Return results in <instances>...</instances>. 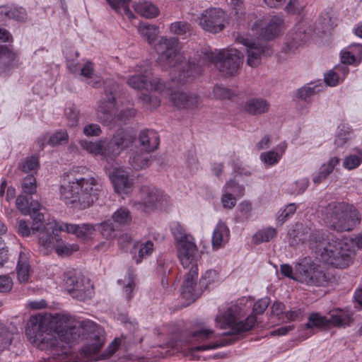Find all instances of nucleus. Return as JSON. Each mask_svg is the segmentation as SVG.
I'll list each match as a JSON object with an SVG mask.
<instances>
[{
    "label": "nucleus",
    "instance_id": "obj_1",
    "mask_svg": "<svg viewBox=\"0 0 362 362\" xmlns=\"http://www.w3.org/2000/svg\"><path fill=\"white\" fill-rule=\"evenodd\" d=\"M53 334H56L61 341L74 344L80 338V329L70 325L64 316L51 318L39 314L30 317L25 329L29 341L39 349L48 352L53 359H64L66 348L59 346V340Z\"/></svg>",
    "mask_w": 362,
    "mask_h": 362
},
{
    "label": "nucleus",
    "instance_id": "obj_2",
    "mask_svg": "<svg viewBox=\"0 0 362 362\" xmlns=\"http://www.w3.org/2000/svg\"><path fill=\"white\" fill-rule=\"evenodd\" d=\"M156 49L159 53L158 63L163 69H173V81L184 84L201 74L202 68L200 65L184 60L185 58L178 51L177 37H162L156 45Z\"/></svg>",
    "mask_w": 362,
    "mask_h": 362
},
{
    "label": "nucleus",
    "instance_id": "obj_3",
    "mask_svg": "<svg viewBox=\"0 0 362 362\" xmlns=\"http://www.w3.org/2000/svg\"><path fill=\"white\" fill-rule=\"evenodd\" d=\"M310 245L318 258L337 268L349 267L355 256L352 246L345 240L326 236L321 231L311 234Z\"/></svg>",
    "mask_w": 362,
    "mask_h": 362
},
{
    "label": "nucleus",
    "instance_id": "obj_4",
    "mask_svg": "<svg viewBox=\"0 0 362 362\" xmlns=\"http://www.w3.org/2000/svg\"><path fill=\"white\" fill-rule=\"evenodd\" d=\"M243 310L239 304L233 305L226 311L216 317V322L220 324L221 328L230 327V331L223 333L222 337L217 342L208 345H199L190 348V351H202L209 349H215L221 346L231 344L238 339V335L243 332L249 330V315L245 317V323L238 320L243 316Z\"/></svg>",
    "mask_w": 362,
    "mask_h": 362
},
{
    "label": "nucleus",
    "instance_id": "obj_5",
    "mask_svg": "<svg viewBox=\"0 0 362 362\" xmlns=\"http://www.w3.org/2000/svg\"><path fill=\"white\" fill-rule=\"evenodd\" d=\"M322 216L325 224L337 232L351 231L361 222L358 211L344 202L328 204L323 209Z\"/></svg>",
    "mask_w": 362,
    "mask_h": 362
},
{
    "label": "nucleus",
    "instance_id": "obj_6",
    "mask_svg": "<svg viewBox=\"0 0 362 362\" xmlns=\"http://www.w3.org/2000/svg\"><path fill=\"white\" fill-rule=\"evenodd\" d=\"M282 19L274 17L262 27V21H257L253 25L252 31L259 36L257 42L255 40L250 42V66H257L260 64L261 54L264 52V41L271 40L278 36L283 28Z\"/></svg>",
    "mask_w": 362,
    "mask_h": 362
},
{
    "label": "nucleus",
    "instance_id": "obj_7",
    "mask_svg": "<svg viewBox=\"0 0 362 362\" xmlns=\"http://www.w3.org/2000/svg\"><path fill=\"white\" fill-rule=\"evenodd\" d=\"M78 190L76 203L79 209L90 207L99 197L103 189L101 179L98 176L87 175L74 179Z\"/></svg>",
    "mask_w": 362,
    "mask_h": 362
},
{
    "label": "nucleus",
    "instance_id": "obj_8",
    "mask_svg": "<svg viewBox=\"0 0 362 362\" xmlns=\"http://www.w3.org/2000/svg\"><path fill=\"white\" fill-rule=\"evenodd\" d=\"M171 231L177 243V257L182 265H187L189 260L194 261L201 258L194 238L186 233L185 229L180 223H173L171 225Z\"/></svg>",
    "mask_w": 362,
    "mask_h": 362
},
{
    "label": "nucleus",
    "instance_id": "obj_9",
    "mask_svg": "<svg viewBox=\"0 0 362 362\" xmlns=\"http://www.w3.org/2000/svg\"><path fill=\"white\" fill-rule=\"evenodd\" d=\"M206 57L211 63L216 64L219 71L225 76H230L237 73L243 63L244 55L238 49L220 50L218 52L205 53Z\"/></svg>",
    "mask_w": 362,
    "mask_h": 362
},
{
    "label": "nucleus",
    "instance_id": "obj_10",
    "mask_svg": "<svg viewBox=\"0 0 362 362\" xmlns=\"http://www.w3.org/2000/svg\"><path fill=\"white\" fill-rule=\"evenodd\" d=\"M297 272L296 281L308 286H325L329 277L325 274L320 266L315 263H309L306 259L298 263L296 267Z\"/></svg>",
    "mask_w": 362,
    "mask_h": 362
},
{
    "label": "nucleus",
    "instance_id": "obj_11",
    "mask_svg": "<svg viewBox=\"0 0 362 362\" xmlns=\"http://www.w3.org/2000/svg\"><path fill=\"white\" fill-rule=\"evenodd\" d=\"M67 291L73 298L80 301L90 299L94 293L89 279L81 274L69 273L65 280Z\"/></svg>",
    "mask_w": 362,
    "mask_h": 362
},
{
    "label": "nucleus",
    "instance_id": "obj_12",
    "mask_svg": "<svg viewBox=\"0 0 362 362\" xmlns=\"http://www.w3.org/2000/svg\"><path fill=\"white\" fill-rule=\"evenodd\" d=\"M199 259L189 260L187 265H182L185 269L189 268V272L185 274L183 284L181 287V296L189 301V303L195 301L202 294L204 288L197 284Z\"/></svg>",
    "mask_w": 362,
    "mask_h": 362
},
{
    "label": "nucleus",
    "instance_id": "obj_13",
    "mask_svg": "<svg viewBox=\"0 0 362 362\" xmlns=\"http://www.w3.org/2000/svg\"><path fill=\"white\" fill-rule=\"evenodd\" d=\"M119 95V85L112 81L105 83L104 93L99 101L98 113L102 114L100 118L109 120L112 118V112L116 106V99Z\"/></svg>",
    "mask_w": 362,
    "mask_h": 362
},
{
    "label": "nucleus",
    "instance_id": "obj_14",
    "mask_svg": "<svg viewBox=\"0 0 362 362\" xmlns=\"http://www.w3.org/2000/svg\"><path fill=\"white\" fill-rule=\"evenodd\" d=\"M199 25L206 32L218 33L226 27V13L220 8L204 10L199 18Z\"/></svg>",
    "mask_w": 362,
    "mask_h": 362
},
{
    "label": "nucleus",
    "instance_id": "obj_15",
    "mask_svg": "<svg viewBox=\"0 0 362 362\" xmlns=\"http://www.w3.org/2000/svg\"><path fill=\"white\" fill-rule=\"evenodd\" d=\"M139 74L132 76L128 79V84L134 89H151L155 91H162L165 85L160 81H151L150 66L145 64L143 67L139 66L136 71Z\"/></svg>",
    "mask_w": 362,
    "mask_h": 362
},
{
    "label": "nucleus",
    "instance_id": "obj_16",
    "mask_svg": "<svg viewBox=\"0 0 362 362\" xmlns=\"http://www.w3.org/2000/svg\"><path fill=\"white\" fill-rule=\"evenodd\" d=\"M131 143L129 136L124 132H121L115 134L110 140L103 141V157L107 160H113Z\"/></svg>",
    "mask_w": 362,
    "mask_h": 362
},
{
    "label": "nucleus",
    "instance_id": "obj_17",
    "mask_svg": "<svg viewBox=\"0 0 362 362\" xmlns=\"http://www.w3.org/2000/svg\"><path fill=\"white\" fill-rule=\"evenodd\" d=\"M141 200L146 211H152L163 206L168 202V197L163 191L149 186H143L141 188Z\"/></svg>",
    "mask_w": 362,
    "mask_h": 362
},
{
    "label": "nucleus",
    "instance_id": "obj_18",
    "mask_svg": "<svg viewBox=\"0 0 362 362\" xmlns=\"http://www.w3.org/2000/svg\"><path fill=\"white\" fill-rule=\"evenodd\" d=\"M61 223H49L43 229L40 230L39 244L47 250L54 249L62 238L59 233L64 230L61 228Z\"/></svg>",
    "mask_w": 362,
    "mask_h": 362
},
{
    "label": "nucleus",
    "instance_id": "obj_19",
    "mask_svg": "<svg viewBox=\"0 0 362 362\" xmlns=\"http://www.w3.org/2000/svg\"><path fill=\"white\" fill-rule=\"evenodd\" d=\"M170 101L178 109H194L201 105L200 98L192 93L173 91L171 93Z\"/></svg>",
    "mask_w": 362,
    "mask_h": 362
},
{
    "label": "nucleus",
    "instance_id": "obj_20",
    "mask_svg": "<svg viewBox=\"0 0 362 362\" xmlns=\"http://www.w3.org/2000/svg\"><path fill=\"white\" fill-rule=\"evenodd\" d=\"M110 179L117 193L128 194L131 190L132 182L124 170L115 169L110 175Z\"/></svg>",
    "mask_w": 362,
    "mask_h": 362
},
{
    "label": "nucleus",
    "instance_id": "obj_21",
    "mask_svg": "<svg viewBox=\"0 0 362 362\" xmlns=\"http://www.w3.org/2000/svg\"><path fill=\"white\" fill-rule=\"evenodd\" d=\"M60 228L68 233L75 235L78 238L82 240L89 238L95 230V226L89 223L78 225L62 222Z\"/></svg>",
    "mask_w": 362,
    "mask_h": 362
},
{
    "label": "nucleus",
    "instance_id": "obj_22",
    "mask_svg": "<svg viewBox=\"0 0 362 362\" xmlns=\"http://www.w3.org/2000/svg\"><path fill=\"white\" fill-rule=\"evenodd\" d=\"M139 140L144 149L150 153L156 150L160 143L158 133L153 129H145L140 132Z\"/></svg>",
    "mask_w": 362,
    "mask_h": 362
},
{
    "label": "nucleus",
    "instance_id": "obj_23",
    "mask_svg": "<svg viewBox=\"0 0 362 362\" xmlns=\"http://www.w3.org/2000/svg\"><path fill=\"white\" fill-rule=\"evenodd\" d=\"M90 338L93 340V342L83 346L81 349V354L87 358L97 354L103 346L105 341L103 331L100 329L91 333Z\"/></svg>",
    "mask_w": 362,
    "mask_h": 362
},
{
    "label": "nucleus",
    "instance_id": "obj_24",
    "mask_svg": "<svg viewBox=\"0 0 362 362\" xmlns=\"http://www.w3.org/2000/svg\"><path fill=\"white\" fill-rule=\"evenodd\" d=\"M154 250V244L151 240L144 243L137 242L134 245L131 252L136 264H140L144 259L151 256Z\"/></svg>",
    "mask_w": 362,
    "mask_h": 362
},
{
    "label": "nucleus",
    "instance_id": "obj_25",
    "mask_svg": "<svg viewBox=\"0 0 362 362\" xmlns=\"http://www.w3.org/2000/svg\"><path fill=\"white\" fill-rule=\"evenodd\" d=\"M329 326L345 327L349 326L353 322L352 314L348 311L337 310L330 314Z\"/></svg>",
    "mask_w": 362,
    "mask_h": 362
},
{
    "label": "nucleus",
    "instance_id": "obj_26",
    "mask_svg": "<svg viewBox=\"0 0 362 362\" xmlns=\"http://www.w3.org/2000/svg\"><path fill=\"white\" fill-rule=\"evenodd\" d=\"M74 179L69 181L66 184L61 185L60 187V197L61 199L64 200L66 204H71V207L79 209L77 204L74 202V199H77L78 190L76 187Z\"/></svg>",
    "mask_w": 362,
    "mask_h": 362
},
{
    "label": "nucleus",
    "instance_id": "obj_27",
    "mask_svg": "<svg viewBox=\"0 0 362 362\" xmlns=\"http://www.w3.org/2000/svg\"><path fill=\"white\" fill-rule=\"evenodd\" d=\"M287 148V144L282 142L276 146V150L262 153L260 158L267 165H274L279 163Z\"/></svg>",
    "mask_w": 362,
    "mask_h": 362
},
{
    "label": "nucleus",
    "instance_id": "obj_28",
    "mask_svg": "<svg viewBox=\"0 0 362 362\" xmlns=\"http://www.w3.org/2000/svg\"><path fill=\"white\" fill-rule=\"evenodd\" d=\"M229 230L222 223H218L215 228L212 235V245L214 249H218L228 242Z\"/></svg>",
    "mask_w": 362,
    "mask_h": 362
},
{
    "label": "nucleus",
    "instance_id": "obj_29",
    "mask_svg": "<svg viewBox=\"0 0 362 362\" xmlns=\"http://www.w3.org/2000/svg\"><path fill=\"white\" fill-rule=\"evenodd\" d=\"M339 163V158L338 157H333L327 163H324L320 168L317 175L313 178L314 183L320 184L325 180Z\"/></svg>",
    "mask_w": 362,
    "mask_h": 362
},
{
    "label": "nucleus",
    "instance_id": "obj_30",
    "mask_svg": "<svg viewBox=\"0 0 362 362\" xmlns=\"http://www.w3.org/2000/svg\"><path fill=\"white\" fill-rule=\"evenodd\" d=\"M269 305V298H261L254 304L252 308L253 315H250V329L255 327H259V322L258 320V317L256 315L262 314L266 310Z\"/></svg>",
    "mask_w": 362,
    "mask_h": 362
},
{
    "label": "nucleus",
    "instance_id": "obj_31",
    "mask_svg": "<svg viewBox=\"0 0 362 362\" xmlns=\"http://www.w3.org/2000/svg\"><path fill=\"white\" fill-rule=\"evenodd\" d=\"M136 12L146 18H155L158 15V8L148 1L139 2L134 5Z\"/></svg>",
    "mask_w": 362,
    "mask_h": 362
},
{
    "label": "nucleus",
    "instance_id": "obj_32",
    "mask_svg": "<svg viewBox=\"0 0 362 362\" xmlns=\"http://www.w3.org/2000/svg\"><path fill=\"white\" fill-rule=\"evenodd\" d=\"M270 103L264 98H254L250 99V115H261L269 112Z\"/></svg>",
    "mask_w": 362,
    "mask_h": 362
},
{
    "label": "nucleus",
    "instance_id": "obj_33",
    "mask_svg": "<svg viewBox=\"0 0 362 362\" xmlns=\"http://www.w3.org/2000/svg\"><path fill=\"white\" fill-rule=\"evenodd\" d=\"M151 157L148 152L136 153L129 158V164L134 170H139L149 166Z\"/></svg>",
    "mask_w": 362,
    "mask_h": 362
},
{
    "label": "nucleus",
    "instance_id": "obj_34",
    "mask_svg": "<svg viewBox=\"0 0 362 362\" xmlns=\"http://www.w3.org/2000/svg\"><path fill=\"white\" fill-rule=\"evenodd\" d=\"M329 326L328 318L318 313H312L308 316V322L305 327L306 329L322 328Z\"/></svg>",
    "mask_w": 362,
    "mask_h": 362
},
{
    "label": "nucleus",
    "instance_id": "obj_35",
    "mask_svg": "<svg viewBox=\"0 0 362 362\" xmlns=\"http://www.w3.org/2000/svg\"><path fill=\"white\" fill-rule=\"evenodd\" d=\"M354 151V154L349 155L344 159L343 166L347 170L355 169L362 163V149L357 148Z\"/></svg>",
    "mask_w": 362,
    "mask_h": 362
},
{
    "label": "nucleus",
    "instance_id": "obj_36",
    "mask_svg": "<svg viewBox=\"0 0 362 362\" xmlns=\"http://www.w3.org/2000/svg\"><path fill=\"white\" fill-rule=\"evenodd\" d=\"M139 31L141 35L149 44H152L155 42L159 33L158 28L156 25L144 23H141L139 26Z\"/></svg>",
    "mask_w": 362,
    "mask_h": 362
},
{
    "label": "nucleus",
    "instance_id": "obj_37",
    "mask_svg": "<svg viewBox=\"0 0 362 362\" xmlns=\"http://www.w3.org/2000/svg\"><path fill=\"white\" fill-rule=\"evenodd\" d=\"M17 278L21 283H26L30 277V265L21 255L16 267Z\"/></svg>",
    "mask_w": 362,
    "mask_h": 362
},
{
    "label": "nucleus",
    "instance_id": "obj_38",
    "mask_svg": "<svg viewBox=\"0 0 362 362\" xmlns=\"http://www.w3.org/2000/svg\"><path fill=\"white\" fill-rule=\"evenodd\" d=\"M40 167L39 156L37 155H33L30 157L26 158L19 164V168L23 172L30 174L36 172Z\"/></svg>",
    "mask_w": 362,
    "mask_h": 362
},
{
    "label": "nucleus",
    "instance_id": "obj_39",
    "mask_svg": "<svg viewBox=\"0 0 362 362\" xmlns=\"http://www.w3.org/2000/svg\"><path fill=\"white\" fill-rule=\"evenodd\" d=\"M15 59V54L6 45H0V69H5Z\"/></svg>",
    "mask_w": 362,
    "mask_h": 362
},
{
    "label": "nucleus",
    "instance_id": "obj_40",
    "mask_svg": "<svg viewBox=\"0 0 362 362\" xmlns=\"http://www.w3.org/2000/svg\"><path fill=\"white\" fill-rule=\"evenodd\" d=\"M112 218L115 224L128 225L132 221V216L129 211L124 207L117 209L112 216Z\"/></svg>",
    "mask_w": 362,
    "mask_h": 362
},
{
    "label": "nucleus",
    "instance_id": "obj_41",
    "mask_svg": "<svg viewBox=\"0 0 362 362\" xmlns=\"http://www.w3.org/2000/svg\"><path fill=\"white\" fill-rule=\"evenodd\" d=\"M276 235V231L273 228H267L256 233L252 238L255 244H260L264 242H269Z\"/></svg>",
    "mask_w": 362,
    "mask_h": 362
},
{
    "label": "nucleus",
    "instance_id": "obj_42",
    "mask_svg": "<svg viewBox=\"0 0 362 362\" xmlns=\"http://www.w3.org/2000/svg\"><path fill=\"white\" fill-rule=\"evenodd\" d=\"M18 233L22 237H28L31 234L40 231V227L32 226L30 227L29 223L25 220H18L17 222Z\"/></svg>",
    "mask_w": 362,
    "mask_h": 362
},
{
    "label": "nucleus",
    "instance_id": "obj_43",
    "mask_svg": "<svg viewBox=\"0 0 362 362\" xmlns=\"http://www.w3.org/2000/svg\"><path fill=\"white\" fill-rule=\"evenodd\" d=\"M54 249L59 256H69L73 252L77 251L78 250V247L76 245L65 243L62 240V238H61L57 244L54 247Z\"/></svg>",
    "mask_w": 362,
    "mask_h": 362
},
{
    "label": "nucleus",
    "instance_id": "obj_44",
    "mask_svg": "<svg viewBox=\"0 0 362 362\" xmlns=\"http://www.w3.org/2000/svg\"><path fill=\"white\" fill-rule=\"evenodd\" d=\"M102 235L105 238H112L115 236V232L117 230L116 224L111 220H107L98 225H96Z\"/></svg>",
    "mask_w": 362,
    "mask_h": 362
},
{
    "label": "nucleus",
    "instance_id": "obj_45",
    "mask_svg": "<svg viewBox=\"0 0 362 362\" xmlns=\"http://www.w3.org/2000/svg\"><path fill=\"white\" fill-rule=\"evenodd\" d=\"M216 336L212 329H202L195 332H193L190 334L189 341H204L209 339H214Z\"/></svg>",
    "mask_w": 362,
    "mask_h": 362
},
{
    "label": "nucleus",
    "instance_id": "obj_46",
    "mask_svg": "<svg viewBox=\"0 0 362 362\" xmlns=\"http://www.w3.org/2000/svg\"><path fill=\"white\" fill-rule=\"evenodd\" d=\"M81 146L84 149L90 153L95 155H101L103 156V141H99L98 142L83 141L81 142Z\"/></svg>",
    "mask_w": 362,
    "mask_h": 362
},
{
    "label": "nucleus",
    "instance_id": "obj_47",
    "mask_svg": "<svg viewBox=\"0 0 362 362\" xmlns=\"http://www.w3.org/2000/svg\"><path fill=\"white\" fill-rule=\"evenodd\" d=\"M13 340V334L0 323V351L8 348Z\"/></svg>",
    "mask_w": 362,
    "mask_h": 362
},
{
    "label": "nucleus",
    "instance_id": "obj_48",
    "mask_svg": "<svg viewBox=\"0 0 362 362\" xmlns=\"http://www.w3.org/2000/svg\"><path fill=\"white\" fill-rule=\"evenodd\" d=\"M319 91L320 88L318 86L313 85V83H308L298 90L297 96L299 99L306 100Z\"/></svg>",
    "mask_w": 362,
    "mask_h": 362
},
{
    "label": "nucleus",
    "instance_id": "obj_49",
    "mask_svg": "<svg viewBox=\"0 0 362 362\" xmlns=\"http://www.w3.org/2000/svg\"><path fill=\"white\" fill-rule=\"evenodd\" d=\"M36 179L33 174L25 177L22 181L23 192L28 195H32L36 192Z\"/></svg>",
    "mask_w": 362,
    "mask_h": 362
},
{
    "label": "nucleus",
    "instance_id": "obj_50",
    "mask_svg": "<svg viewBox=\"0 0 362 362\" xmlns=\"http://www.w3.org/2000/svg\"><path fill=\"white\" fill-rule=\"evenodd\" d=\"M218 279V274L216 270H207L201 277L199 286L206 289L211 283L216 281Z\"/></svg>",
    "mask_w": 362,
    "mask_h": 362
},
{
    "label": "nucleus",
    "instance_id": "obj_51",
    "mask_svg": "<svg viewBox=\"0 0 362 362\" xmlns=\"http://www.w3.org/2000/svg\"><path fill=\"white\" fill-rule=\"evenodd\" d=\"M213 94L214 97L218 100L230 99L233 95L229 88L222 85L215 86L213 89Z\"/></svg>",
    "mask_w": 362,
    "mask_h": 362
},
{
    "label": "nucleus",
    "instance_id": "obj_52",
    "mask_svg": "<svg viewBox=\"0 0 362 362\" xmlns=\"http://www.w3.org/2000/svg\"><path fill=\"white\" fill-rule=\"evenodd\" d=\"M244 190L245 188L243 186L239 185V183L236 182V181L233 180L228 181L223 187L224 192H228L235 196H242Z\"/></svg>",
    "mask_w": 362,
    "mask_h": 362
},
{
    "label": "nucleus",
    "instance_id": "obj_53",
    "mask_svg": "<svg viewBox=\"0 0 362 362\" xmlns=\"http://www.w3.org/2000/svg\"><path fill=\"white\" fill-rule=\"evenodd\" d=\"M170 30L173 34L177 35H185L189 32L190 25L185 22H175L170 25Z\"/></svg>",
    "mask_w": 362,
    "mask_h": 362
},
{
    "label": "nucleus",
    "instance_id": "obj_54",
    "mask_svg": "<svg viewBox=\"0 0 362 362\" xmlns=\"http://www.w3.org/2000/svg\"><path fill=\"white\" fill-rule=\"evenodd\" d=\"M16 204L17 208L24 214H28L33 209L31 208L33 204L30 203V199L23 194L18 196Z\"/></svg>",
    "mask_w": 362,
    "mask_h": 362
},
{
    "label": "nucleus",
    "instance_id": "obj_55",
    "mask_svg": "<svg viewBox=\"0 0 362 362\" xmlns=\"http://www.w3.org/2000/svg\"><path fill=\"white\" fill-rule=\"evenodd\" d=\"M169 263H165L164 260H158L157 270L158 272L162 273L163 274L161 279V285L163 288H167L168 285L167 273L169 274L172 269V267H169Z\"/></svg>",
    "mask_w": 362,
    "mask_h": 362
},
{
    "label": "nucleus",
    "instance_id": "obj_56",
    "mask_svg": "<svg viewBox=\"0 0 362 362\" xmlns=\"http://www.w3.org/2000/svg\"><path fill=\"white\" fill-rule=\"evenodd\" d=\"M65 115L68 120V125L75 127L78 124L79 112L74 107H68L65 109Z\"/></svg>",
    "mask_w": 362,
    "mask_h": 362
},
{
    "label": "nucleus",
    "instance_id": "obj_57",
    "mask_svg": "<svg viewBox=\"0 0 362 362\" xmlns=\"http://www.w3.org/2000/svg\"><path fill=\"white\" fill-rule=\"evenodd\" d=\"M69 136L66 131H59L54 134L49 139L48 143L51 146H56L66 144L68 141Z\"/></svg>",
    "mask_w": 362,
    "mask_h": 362
},
{
    "label": "nucleus",
    "instance_id": "obj_58",
    "mask_svg": "<svg viewBox=\"0 0 362 362\" xmlns=\"http://www.w3.org/2000/svg\"><path fill=\"white\" fill-rule=\"evenodd\" d=\"M308 183V180L306 178L299 179L291 185L290 192L296 194H303L307 189Z\"/></svg>",
    "mask_w": 362,
    "mask_h": 362
},
{
    "label": "nucleus",
    "instance_id": "obj_59",
    "mask_svg": "<svg viewBox=\"0 0 362 362\" xmlns=\"http://www.w3.org/2000/svg\"><path fill=\"white\" fill-rule=\"evenodd\" d=\"M230 6H232L234 16L237 19H241L245 14V7L242 0H230Z\"/></svg>",
    "mask_w": 362,
    "mask_h": 362
},
{
    "label": "nucleus",
    "instance_id": "obj_60",
    "mask_svg": "<svg viewBox=\"0 0 362 362\" xmlns=\"http://www.w3.org/2000/svg\"><path fill=\"white\" fill-rule=\"evenodd\" d=\"M36 204L37 205V207L33 206V209L28 214H30L31 218L33 220V225L35 226H39L40 230L43 229L42 222L44 220V214L39 211V204L37 203Z\"/></svg>",
    "mask_w": 362,
    "mask_h": 362
},
{
    "label": "nucleus",
    "instance_id": "obj_61",
    "mask_svg": "<svg viewBox=\"0 0 362 362\" xmlns=\"http://www.w3.org/2000/svg\"><path fill=\"white\" fill-rule=\"evenodd\" d=\"M8 19H15L20 22L25 21L26 19L25 10L22 7H9Z\"/></svg>",
    "mask_w": 362,
    "mask_h": 362
},
{
    "label": "nucleus",
    "instance_id": "obj_62",
    "mask_svg": "<svg viewBox=\"0 0 362 362\" xmlns=\"http://www.w3.org/2000/svg\"><path fill=\"white\" fill-rule=\"evenodd\" d=\"M127 284L123 287V291L127 300H129L132 298V292L135 288V283L132 275L129 273L126 279Z\"/></svg>",
    "mask_w": 362,
    "mask_h": 362
},
{
    "label": "nucleus",
    "instance_id": "obj_63",
    "mask_svg": "<svg viewBox=\"0 0 362 362\" xmlns=\"http://www.w3.org/2000/svg\"><path fill=\"white\" fill-rule=\"evenodd\" d=\"M83 134L87 136H98L102 130L98 124H89L83 127Z\"/></svg>",
    "mask_w": 362,
    "mask_h": 362
},
{
    "label": "nucleus",
    "instance_id": "obj_64",
    "mask_svg": "<svg viewBox=\"0 0 362 362\" xmlns=\"http://www.w3.org/2000/svg\"><path fill=\"white\" fill-rule=\"evenodd\" d=\"M13 287V281L8 275L0 276V292L8 293Z\"/></svg>",
    "mask_w": 362,
    "mask_h": 362
}]
</instances>
